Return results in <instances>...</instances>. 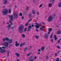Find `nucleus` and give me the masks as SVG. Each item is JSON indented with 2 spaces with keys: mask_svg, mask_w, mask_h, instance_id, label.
Masks as SVG:
<instances>
[{
  "mask_svg": "<svg viewBox=\"0 0 61 61\" xmlns=\"http://www.w3.org/2000/svg\"><path fill=\"white\" fill-rule=\"evenodd\" d=\"M24 25H21L19 27V33H21L23 32V31L24 30Z\"/></svg>",
  "mask_w": 61,
  "mask_h": 61,
  "instance_id": "f257e3e1",
  "label": "nucleus"
},
{
  "mask_svg": "<svg viewBox=\"0 0 61 61\" xmlns=\"http://www.w3.org/2000/svg\"><path fill=\"white\" fill-rule=\"evenodd\" d=\"M13 15H9V17L10 18V20H9V22L10 23L11 25H13V23H12V22L13 21Z\"/></svg>",
  "mask_w": 61,
  "mask_h": 61,
  "instance_id": "f03ea898",
  "label": "nucleus"
},
{
  "mask_svg": "<svg viewBox=\"0 0 61 61\" xmlns=\"http://www.w3.org/2000/svg\"><path fill=\"white\" fill-rule=\"evenodd\" d=\"M2 12L4 15H5L8 13V11L6 9H5L3 10Z\"/></svg>",
  "mask_w": 61,
  "mask_h": 61,
  "instance_id": "7ed1b4c3",
  "label": "nucleus"
},
{
  "mask_svg": "<svg viewBox=\"0 0 61 61\" xmlns=\"http://www.w3.org/2000/svg\"><path fill=\"white\" fill-rule=\"evenodd\" d=\"M53 17L51 15L50 16L48 17V18L47 19V21L48 22H50L51 21H52L53 20Z\"/></svg>",
  "mask_w": 61,
  "mask_h": 61,
  "instance_id": "20e7f679",
  "label": "nucleus"
},
{
  "mask_svg": "<svg viewBox=\"0 0 61 61\" xmlns=\"http://www.w3.org/2000/svg\"><path fill=\"white\" fill-rule=\"evenodd\" d=\"M14 15L15 19H17L18 18V13L17 12H15L14 13Z\"/></svg>",
  "mask_w": 61,
  "mask_h": 61,
  "instance_id": "39448f33",
  "label": "nucleus"
},
{
  "mask_svg": "<svg viewBox=\"0 0 61 61\" xmlns=\"http://www.w3.org/2000/svg\"><path fill=\"white\" fill-rule=\"evenodd\" d=\"M3 45H4V46H6L8 47L9 45L8 44V42H5L3 43Z\"/></svg>",
  "mask_w": 61,
  "mask_h": 61,
  "instance_id": "423d86ee",
  "label": "nucleus"
},
{
  "mask_svg": "<svg viewBox=\"0 0 61 61\" xmlns=\"http://www.w3.org/2000/svg\"><path fill=\"white\" fill-rule=\"evenodd\" d=\"M33 58L32 56H31L30 57L28 61H34V60H32V59H33Z\"/></svg>",
  "mask_w": 61,
  "mask_h": 61,
  "instance_id": "0eeeda50",
  "label": "nucleus"
},
{
  "mask_svg": "<svg viewBox=\"0 0 61 61\" xmlns=\"http://www.w3.org/2000/svg\"><path fill=\"white\" fill-rule=\"evenodd\" d=\"M5 50L4 49H3L0 51V53L3 54V53H4L5 52Z\"/></svg>",
  "mask_w": 61,
  "mask_h": 61,
  "instance_id": "6e6552de",
  "label": "nucleus"
},
{
  "mask_svg": "<svg viewBox=\"0 0 61 61\" xmlns=\"http://www.w3.org/2000/svg\"><path fill=\"white\" fill-rule=\"evenodd\" d=\"M31 28H32V26H29L28 27V31H30V29H31Z\"/></svg>",
  "mask_w": 61,
  "mask_h": 61,
  "instance_id": "1a4fd4ad",
  "label": "nucleus"
},
{
  "mask_svg": "<svg viewBox=\"0 0 61 61\" xmlns=\"http://www.w3.org/2000/svg\"><path fill=\"white\" fill-rule=\"evenodd\" d=\"M9 41L8 42V43H9V44H11V43H12V42H13V41H12V40L11 39L9 40Z\"/></svg>",
  "mask_w": 61,
  "mask_h": 61,
  "instance_id": "9d476101",
  "label": "nucleus"
},
{
  "mask_svg": "<svg viewBox=\"0 0 61 61\" xmlns=\"http://www.w3.org/2000/svg\"><path fill=\"white\" fill-rule=\"evenodd\" d=\"M40 25H35V27L36 28H38L40 26Z\"/></svg>",
  "mask_w": 61,
  "mask_h": 61,
  "instance_id": "9b49d317",
  "label": "nucleus"
},
{
  "mask_svg": "<svg viewBox=\"0 0 61 61\" xmlns=\"http://www.w3.org/2000/svg\"><path fill=\"white\" fill-rule=\"evenodd\" d=\"M44 37L45 38H47L48 37V34L47 33H46L44 35Z\"/></svg>",
  "mask_w": 61,
  "mask_h": 61,
  "instance_id": "f8f14e48",
  "label": "nucleus"
},
{
  "mask_svg": "<svg viewBox=\"0 0 61 61\" xmlns=\"http://www.w3.org/2000/svg\"><path fill=\"white\" fill-rule=\"evenodd\" d=\"M15 55H16L18 57H19V56H20V54L17 53H15Z\"/></svg>",
  "mask_w": 61,
  "mask_h": 61,
  "instance_id": "ddd939ff",
  "label": "nucleus"
},
{
  "mask_svg": "<svg viewBox=\"0 0 61 61\" xmlns=\"http://www.w3.org/2000/svg\"><path fill=\"white\" fill-rule=\"evenodd\" d=\"M54 38L55 39V41H56V40H57V37L56 36V35H54Z\"/></svg>",
  "mask_w": 61,
  "mask_h": 61,
  "instance_id": "4468645a",
  "label": "nucleus"
},
{
  "mask_svg": "<svg viewBox=\"0 0 61 61\" xmlns=\"http://www.w3.org/2000/svg\"><path fill=\"white\" fill-rule=\"evenodd\" d=\"M40 30L41 31H44V28L43 27H41L40 28Z\"/></svg>",
  "mask_w": 61,
  "mask_h": 61,
  "instance_id": "2eb2a0df",
  "label": "nucleus"
},
{
  "mask_svg": "<svg viewBox=\"0 0 61 61\" xmlns=\"http://www.w3.org/2000/svg\"><path fill=\"white\" fill-rule=\"evenodd\" d=\"M25 45V43H21L20 46V47H21V46H23V45Z\"/></svg>",
  "mask_w": 61,
  "mask_h": 61,
  "instance_id": "dca6fc26",
  "label": "nucleus"
},
{
  "mask_svg": "<svg viewBox=\"0 0 61 61\" xmlns=\"http://www.w3.org/2000/svg\"><path fill=\"white\" fill-rule=\"evenodd\" d=\"M58 6L59 7L61 6V2H60L58 4Z\"/></svg>",
  "mask_w": 61,
  "mask_h": 61,
  "instance_id": "f3484780",
  "label": "nucleus"
},
{
  "mask_svg": "<svg viewBox=\"0 0 61 61\" xmlns=\"http://www.w3.org/2000/svg\"><path fill=\"white\" fill-rule=\"evenodd\" d=\"M52 6V5L51 3H50L49 5V7H51Z\"/></svg>",
  "mask_w": 61,
  "mask_h": 61,
  "instance_id": "a211bd4d",
  "label": "nucleus"
},
{
  "mask_svg": "<svg viewBox=\"0 0 61 61\" xmlns=\"http://www.w3.org/2000/svg\"><path fill=\"white\" fill-rule=\"evenodd\" d=\"M61 33V30H59L58 31L57 34H60Z\"/></svg>",
  "mask_w": 61,
  "mask_h": 61,
  "instance_id": "6ab92c4d",
  "label": "nucleus"
},
{
  "mask_svg": "<svg viewBox=\"0 0 61 61\" xmlns=\"http://www.w3.org/2000/svg\"><path fill=\"white\" fill-rule=\"evenodd\" d=\"M22 37H23V38H25V35L24 34H22Z\"/></svg>",
  "mask_w": 61,
  "mask_h": 61,
  "instance_id": "aec40b11",
  "label": "nucleus"
},
{
  "mask_svg": "<svg viewBox=\"0 0 61 61\" xmlns=\"http://www.w3.org/2000/svg\"><path fill=\"white\" fill-rule=\"evenodd\" d=\"M8 2L7 0L5 1L4 2V4L5 5H6L7 4Z\"/></svg>",
  "mask_w": 61,
  "mask_h": 61,
  "instance_id": "412c9836",
  "label": "nucleus"
},
{
  "mask_svg": "<svg viewBox=\"0 0 61 61\" xmlns=\"http://www.w3.org/2000/svg\"><path fill=\"white\" fill-rule=\"evenodd\" d=\"M19 44L18 43H15V46L16 47H17L19 46Z\"/></svg>",
  "mask_w": 61,
  "mask_h": 61,
  "instance_id": "4be33fe9",
  "label": "nucleus"
},
{
  "mask_svg": "<svg viewBox=\"0 0 61 61\" xmlns=\"http://www.w3.org/2000/svg\"><path fill=\"white\" fill-rule=\"evenodd\" d=\"M56 47L57 48H58V49H61V48L60 46H56Z\"/></svg>",
  "mask_w": 61,
  "mask_h": 61,
  "instance_id": "5701e85b",
  "label": "nucleus"
},
{
  "mask_svg": "<svg viewBox=\"0 0 61 61\" xmlns=\"http://www.w3.org/2000/svg\"><path fill=\"white\" fill-rule=\"evenodd\" d=\"M27 49L28 48L27 47H25L24 49V51H26V50H27Z\"/></svg>",
  "mask_w": 61,
  "mask_h": 61,
  "instance_id": "b1692460",
  "label": "nucleus"
},
{
  "mask_svg": "<svg viewBox=\"0 0 61 61\" xmlns=\"http://www.w3.org/2000/svg\"><path fill=\"white\" fill-rule=\"evenodd\" d=\"M45 49V47L44 46L42 47L41 48V49L42 50V51H43Z\"/></svg>",
  "mask_w": 61,
  "mask_h": 61,
  "instance_id": "393cba45",
  "label": "nucleus"
},
{
  "mask_svg": "<svg viewBox=\"0 0 61 61\" xmlns=\"http://www.w3.org/2000/svg\"><path fill=\"white\" fill-rule=\"evenodd\" d=\"M33 13L34 15L35 14L36 12H35V10H32Z\"/></svg>",
  "mask_w": 61,
  "mask_h": 61,
  "instance_id": "a878e982",
  "label": "nucleus"
},
{
  "mask_svg": "<svg viewBox=\"0 0 61 61\" xmlns=\"http://www.w3.org/2000/svg\"><path fill=\"white\" fill-rule=\"evenodd\" d=\"M35 37H36V38L37 39H39V36H35Z\"/></svg>",
  "mask_w": 61,
  "mask_h": 61,
  "instance_id": "bb28decb",
  "label": "nucleus"
},
{
  "mask_svg": "<svg viewBox=\"0 0 61 61\" xmlns=\"http://www.w3.org/2000/svg\"><path fill=\"white\" fill-rule=\"evenodd\" d=\"M5 38L6 41H9V39L8 38L6 37Z\"/></svg>",
  "mask_w": 61,
  "mask_h": 61,
  "instance_id": "cd10ccee",
  "label": "nucleus"
},
{
  "mask_svg": "<svg viewBox=\"0 0 61 61\" xmlns=\"http://www.w3.org/2000/svg\"><path fill=\"white\" fill-rule=\"evenodd\" d=\"M10 27H11V25H10V24H9L8 26L9 28L8 29V30H9L10 29Z\"/></svg>",
  "mask_w": 61,
  "mask_h": 61,
  "instance_id": "c85d7f7f",
  "label": "nucleus"
},
{
  "mask_svg": "<svg viewBox=\"0 0 61 61\" xmlns=\"http://www.w3.org/2000/svg\"><path fill=\"white\" fill-rule=\"evenodd\" d=\"M56 61H59V57H58L56 58Z\"/></svg>",
  "mask_w": 61,
  "mask_h": 61,
  "instance_id": "c756f323",
  "label": "nucleus"
},
{
  "mask_svg": "<svg viewBox=\"0 0 61 61\" xmlns=\"http://www.w3.org/2000/svg\"><path fill=\"white\" fill-rule=\"evenodd\" d=\"M46 59H48L49 58V56H46Z\"/></svg>",
  "mask_w": 61,
  "mask_h": 61,
  "instance_id": "7c9ffc66",
  "label": "nucleus"
},
{
  "mask_svg": "<svg viewBox=\"0 0 61 61\" xmlns=\"http://www.w3.org/2000/svg\"><path fill=\"white\" fill-rule=\"evenodd\" d=\"M20 14H19V15H20L21 16H22V15H23V14H22V13L21 12L20 13Z\"/></svg>",
  "mask_w": 61,
  "mask_h": 61,
  "instance_id": "2f4dec72",
  "label": "nucleus"
},
{
  "mask_svg": "<svg viewBox=\"0 0 61 61\" xmlns=\"http://www.w3.org/2000/svg\"><path fill=\"white\" fill-rule=\"evenodd\" d=\"M55 0H50V2H54V1H55Z\"/></svg>",
  "mask_w": 61,
  "mask_h": 61,
  "instance_id": "473e14b6",
  "label": "nucleus"
},
{
  "mask_svg": "<svg viewBox=\"0 0 61 61\" xmlns=\"http://www.w3.org/2000/svg\"><path fill=\"white\" fill-rule=\"evenodd\" d=\"M29 9V8L28 7H27L26 8L27 10H28Z\"/></svg>",
  "mask_w": 61,
  "mask_h": 61,
  "instance_id": "72a5a7b5",
  "label": "nucleus"
},
{
  "mask_svg": "<svg viewBox=\"0 0 61 61\" xmlns=\"http://www.w3.org/2000/svg\"><path fill=\"white\" fill-rule=\"evenodd\" d=\"M28 24H29L28 23H26L25 25V26H27V25H28Z\"/></svg>",
  "mask_w": 61,
  "mask_h": 61,
  "instance_id": "f704fd0d",
  "label": "nucleus"
},
{
  "mask_svg": "<svg viewBox=\"0 0 61 61\" xmlns=\"http://www.w3.org/2000/svg\"><path fill=\"white\" fill-rule=\"evenodd\" d=\"M60 40H61V38H60V39L59 40L58 42V43H60Z\"/></svg>",
  "mask_w": 61,
  "mask_h": 61,
  "instance_id": "c9c22d12",
  "label": "nucleus"
},
{
  "mask_svg": "<svg viewBox=\"0 0 61 61\" xmlns=\"http://www.w3.org/2000/svg\"><path fill=\"white\" fill-rule=\"evenodd\" d=\"M2 48H3V49H5V48H6V47L3 46L2 47Z\"/></svg>",
  "mask_w": 61,
  "mask_h": 61,
  "instance_id": "e433bc0d",
  "label": "nucleus"
},
{
  "mask_svg": "<svg viewBox=\"0 0 61 61\" xmlns=\"http://www.w3.org/2000/svg\"><path fill=\"white\" fill-rule=\"evenodd\" d=\"M32 20V19H30L28 21V23H29V22H30Z\"/></svg>",
  "mask_w": 61,
  "mask_h": 61,
  "instance_id": "4c0bfd02",
  "label": "nucleus"
},
{
  "mask_svg": "<svg viewBox=\"0 0 61 61\" xmlns=\"http://www.w3.org/2000/svg\"><path fill=\"white\" fill-rule=\"evenodd\" d=\"M32 20V19H30L28 21V23H29V22H30Z\"/></svg>",
  "mask_w": 61,
  "mask_h": 61,
  "instance_id": "58836bf2",
  "label": "nucleus"
},
{
  "mask_svg": "<svg viewBox=\"0 0 61 61\" xmlns=\"http://www.w3.org/2000/svg\"><path fill=\"white\" fill-rule=\"evenodd\" d=\"M10 54V53L9 52H8L7 53V56L8 57L9 56V54Z\"/></svg>",
  "mask_w": 61,
  "mask_h": 61,
  "instance_id": "ea45409f",
  "label": "nucleus"
},
{
  "mask_svg": "<svg viewBox=\"0 0 61 61\" xmlns=\"http://www.w3.org/2000/svg\"><path fill=\"white\" fill-rule=\"evenodd\" d=\"M32 15V13H30L29 14V16H30V18L31 17V15Z\"/></svg>",
  "mask_w": 61,
  "mask_h": 61,
  "instance_id": "a19ab883",
  "label": "nucleus"
},
{
  "mask_svg": "<svg viewBox=\"0 0 61 61\" xmlns=\"http://www.w3.org/2000/svg\"><path fill=\"white\" fill-rule=\"evenodd\" d=\"M27 30V28H25V29L24 31L26 32V31Z\"/></svg>",
  "mask_w": 61,
  "mask_h": 61,
  "instance_id": "79ce46f5",
  "label": "nucleus"
},
{
  "mask_svg": "<svg viewBox=\"0 0 61 61\" xmlns=\"http://www.w3.org/2000/svg\"><path fill=\"white\" fill-rule=\"evenodd\" d=\"M32 54V52H31V53H30L29 54H27L28 56H29V55H30V54Z\"/></svg>",
  "mask_w": 61,
  "mask_h": 61,
  "instance_id": "37998d69",
  "label": "nucleus"
},
{
  "mask_svg": "<svg viewBox=\"0 0 61 61\" xmlns=\"http://www.w3.org/2000/svg\"><path fill=\"white\" fill-rule=\"evenodd\" d=\"M5 40H6L5 38L3 39V42H5Z\"/></svg>",
  "mask_w": 61,
  "mask_h": 61,
  "instance_id": "c03bdc74",
  "label": "nucleus"
},
{
  "mask_svg": "<svg viewBox=\"0 0 61 61\" xmlns=\"http://www.w3.org/2000/svg\"><path fill=\"white\" fill-rule=\"evenodd\" d=\"M38 52H41V50L40 49H39L38 50Z\"/></svg>",
  "mask_w": 61,
  "mask_h": 61,
  "instance_id": "a18cd8bd",
  "label": "nucleus"
},
{
  "mask_svg": "<svg viewBox=\"0 0 61 61\" xmlns=\"http://www.w3.org/2000/svg\"><path fill=\"white\" fill-rule=\"evenodd\" d=\"M53 33H52L51 35V36L50 37V38H52V36H53Z\"/></svg>",
  "mask_w": 61,
  "mask_h": 61,
  "instance_id": "49530a36",
  "label": "nucleus"
},
{
  "mask_svg": "<svg viewBox=\"0 0 61 61\" xmlns=\"http://www.w3.org/2000/svg\"><path fill=\"white\" fill-rule=\"evenodd\" d=\"M9 13H11V10L10 9H9Z\"/></svg>",
  "mask_w": 61,
  "mask_h": 61,
  "instance_id": "de8ad7c7",
  "label": "nucleus"
},
{
  "mask_svg": "<svg viewBox=\"0 0 61 61\" xmlns=\"http://www.w3.org/2000/svg\"><path fill=\"white\" fill-rule=\"evenodd\" d=\"M51 41L52 43L53 42V40L52 39L51 40Z\"/></svg>",
  "mask_w": 61,
  "mask_h": 61,
  "instance_id": "09e8293b",
  "label": "nucleus"
},
{
  "mask_svg": "<svg viewBox=\"0 0 61 61\" xmlns=\"http://www.w3.org/2000/svg\"><path fill=\"white\" fill-rule=\"evenodd\" d=\"M42 6V4H41L40 6L39 7H40H40H41V6Z\"/></svg>",
  "mask_w": 61,
  "mask_h": 61,
  "instance_id": "8fccbe9b",
  "label": "nucleus"
},
{
  "mask_svg": "<svg viewBox=\"0 0 61 61\" xmlns=\"http://www.w3.org/2000/svg\"><path fill=\"white\" fill-rule=\"evenodd\" d=\"M49 31H52V28H50L49 29Z\"/></svg>",
  "mask_w": 61,
  "mask_h": 61,
  "instance_id": "3c124183",
  "label": "nucleus"
},
{
  "mask_svg": "<svg viewBox=\"0 0 61 61\" xmlns=\"http://www.w3.org/2000/svg\"><path fill=\"white\" fill-rule=\"evenodd\" d=\"M57 53H56L55 54V56H57Z\"/></svg>",
  "mask_w": 61,
  "mask_h": 61,
  "instance_id": "603ef678",
  "label": "nucleus"
},
{
  "mask_svg": "<svg viewBox=\"0 0 61 61\" xmlns=\"http://www.w3.org/2000/svg\"><path fill=\"white\" fill-rule=\"evenodd\" d=\"M36 58H37V57H36V56H35L34 57V59H36Z\"/></svg>",
  "mask_w": 61,
  "mask_h": 61,
  "instance_id": "864d4df0",
  "label": "nucleus"
},
{
  "mask_svg": "<svg viewBox=\"0 0 61 61\" xmlns=\"http://www.w3.org/2000/svg\"><path fill=\"white\" fill-rule=\"evenodd\" d=\"M35 24H36V25H41V24H38L36 23H35Z\"/></svg>",
  "mask_w": 61,
  "mask_h": 61,
  "instance_id": "5fc2aeb1",
  "label": "nucleus"
},
{
  "mask_svg": "<svg viewBox=\"0 0 61 61\" xmlns=\"http://www.w3.org/2000/svg\"><path fill=\"white\" fill-rule=\"evenodd\" d=\"M40 52H38V55H40Z\"/></svg>",
  "mask_w": 61,
  "mask_h": 61,
  "instance_id": "6e6d98bb",
  "label": "nucleus"
},
{
  "mask_svg": "<svg viewBox=\"0 0 61 61\" xmlns=\"http://www.w3.org/2000/svg\"><path fill=\"white\" fill-rule=\"evenodd\" d=\"M11 28V29L13 30V29H14V27H13Z\"/></svg>",
  "mask_w": 61,
  "mask_h": 61,
  "instance_id": "4d7b16f0",
  "label": "nucleus"
},
{
  "mask_svg": "<svg viewBox=\"0 0 61 61\" xmlns=\"http://www.w3.org/2000/svg\"><path fill=\"white\" fill-rule=\"evenodd\" d=\"M36 32H38V30L37 29H36Z\"/></svg>",
  "mask_w": 61,
  "mask_h": 61,
  "instance_id": "13d9d810",
  "label": "nucleus"
},
{
  "mask_svg": "<svg viewBox=\"0 0 61 61\" xmlns=\"http://www.w3.org/2000/svg\"><path fill=\"white\" fill-rule=\"evenodd\" d=\"M15 44H18V42L17 41H16L15 42Z\"/></svg>",
  "mask_w": 61,
  "mask_h": 61,
  "instance_id": "bf43d9fd",
  "label": "nucleus"
},
{
  "mask_svg": "<svg viewBox=\"0 0 61 61\" xmlns=\"http://www.w3.org/2000/svg\"><path fill=\"white\" fill-rule=\"evenodd\" d=\"M2 47H0V50H2Z\"/></svg>",
  "mask_w": 61,
  "mask_h": 61,
  "instance_id": "052dcab7",
  "label": "nucleus"
},
{
  "mask_svg": "<svg viewBox=\"0 0 61 61\" xmlns=\"http://www.w3.org/2000/svg\"><path fill=\"white\" fill-rule=\"evenodd\" d=\"M5 8V6H3L2 7V8Z\"/></svg>",
  "mask_w": 61,
  "mask_h": 61,
  "instance_id": "680f3d73",
  "label": "nucleus"
},
{
  "mask_svg": "<svg viewBox=\"0 0 61 61\" xmlns=\"http://www.w3.org/2000/svg\"><path fill=\"white\" fill-rule=\"evenodd\" d=\"M24 18V16H23L22 17V19H23Z\"/></svg>",
  "mask_w": 61,
  "mask_h": 61,
  "instance_id": "e2e57ef3",
  "label": "nucleus"
},
{
  "mask_svg": "<svg viewBox=\"0 0 61 61\" xmlns=\"http://www.w3.org/2000/svg\"><path fill=\"white\" fill-rule=\"evenodd\" d=\"M48 34H50V32H49L48 33Z\"/></svg>",
  "mask_w": 61,
  "mask_h": 61,
  "instance_id": "0e129e2a",
  "label": "nucleus"
},
{
  "mask_svg": "<svg viewBox=\"0 0 61 61\" xmlns=\"http://www.w3.org/2000/svg\"><path fill=\"white\" fill-rule=\"evenodd\" d=\"M5 22H3V25H5Z\"/></svg>",
  "mask_w": 61,
  "mask_h": 61,
  "instance_id": "69168bd1",
  "label": "nucleus"
},
{
  "mask_svg": "<svg viewBox=\"0 0 61 61\" xmlns=\"http://www.w3.org/2000/svg\"><path fill=\"white\" fill-rule=\"evenodd\" d=\"M37 14H38V15H39V12H37Z\"/></svg>",
  "mask_w": 61,
  "mask_h": 61,
  "instance_id": "338daca9",
  "label": "nucleus"
},
{
  "mask_svg": "<svg viewBox=\"0 0 61 61\" xmlns=\"http://www.w3.org/2000/svg\"><path fill=\"white\" fill-rule=\"evenodd\" d=\"M34 26V25H32V27H33Z\"/></svg>",
  "mask_w": 61,
  "mask_h": 61,
  "instance_id": "774afa93",
  "label": "nucleus"
}]
</instances>
